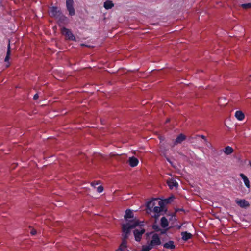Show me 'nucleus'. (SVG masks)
Wrapping results in <instances>:
<instances>
[{
    "instance_id": "obj_1",
    "label": "nucleus",
    "mask_w": 251,
    "mask_h": 251,
    "mask_svg": "<svg viewBox=\"0 0 251 251\" xmlns=\"http://www.w3.org/2000/svg\"><path fill=\"white\" fill-rule=\"evenodd\" d=\"M135 228V226L132 223H127L123 224L122 226V237L124 238H128L131 232V230Z\"/></svg>"
},
{
    "instance_id": "obj_2",
    "label": "nucleus",
    "mask_w": 251,
    "mask_h": 251,
    "mask_svg": "<svg viewBox=\"0 0 251 251\" xmlns=\"http://www.w3.org/2000/svg\"><path fill=\"white\" fill-rule=\"evenodd\" d=\"M61 33L62 35L65 36L66 39L70 41H76V38L70 30L68 28L63 27L61 29Z\"/></svg>"
},
{
    "instance_id": "obj_3",
    "label": "nucleus",
    "mask_w": 251,
    "mask_h": 251,
    "mask_svg": "<svg viewBox=\"0 0 251 251\" xmlns=\"http://www.w3.org/2000/svg\"><path fill=\"white\" fill-rule=\"evenodd\" d=\"M62 13V12L61 10L56 6H52L50 7L49 12L50 16L56 20Z\"/></svg>"
},
{
    "instance_id": "obj_4",
    "label": "nucleus",
    "mask_w": 251,
    "mask_h": 251,
    "mask_svg": "<svg viewBox=\"0 0 251 251\" xmlns=\"http://www.w3.org/2000/svg\"><path fill=\"white\" fill-rule=\"evenodd\" d=\"M66 8L69 12V15L71 16L75 15V10L74 8V1L73 0H66Z\"/></svg>"
},
{
    "instance_id": "obj_5",
    "label": "nucleus",
    "mask_w": 251,
    "mask_h": 251,
    "mask_svg": "<svg viewBox=\"0 0 251 251\" xmlns=\"http://www.w3.org/2000/svg\"><path fill=\"white\" fill-rule=\"evenodd\" d=\"M57 23L59 26H61L63 25H67L69 22V20L67 17L62 13L56 19Z\"/></svg>"
},
{
    "instance_id": "obj_6",
    "label": "nucleus",
    "mask_w": 251,
    "mask_h": 251,
    "mask_svg": "<svg viewBox=\"0 0 251 251\" xmlns=\"http://www.w3.org/2000/svg\"><path fill=\"white\" fill-rule=\"evenodd\" d=\"M160 151L161 153V155L164 156L166 160L170 163V164L173 166V162L172 161L169 155L168 154V151H169V149H166V147L164 146H161L160 147Z\"/></svg>"
},
{
    "instance_id": "obj_7",
    "label": "nucleus",
    "mask_w": 251,
    "mask_h": 251,
    "mask_svg": "<svg viewBox=\"0 0 251 251\" xmlns=\"http://www.w3.org/2000/svg\"><path fill=\"white\" fill-rule=\"evenodd\" d=\"M145 232V229L144 228H141V229H136L133 231V234L135 237V240L137 242H140L142 239L143 234Z\"/></svg>"
},
{
    "instance_id": "obj_8",
    "label": "nucleus",
    "mask_w": 251,
    "mask_h": 251,
    "mask_svg": "<svg viewBox=\"0 0 251 251\" xmlns=\"http://www.w3.org/2000/svg\"><path fill=\"white\" fill-rule=\"evenodd\" d=\"M159 200V198H153L151 200L148 201L146 203V207L148 213H151L152 212V208H154V206H156V202L155 201Z\"/></svg>"
},
{
    "instance_id": "obj_9",
    "label": "nucleus",
    "mask_w": 251,
    "mask_h": 251,
    "mask_svg": "<svg viewBox=\"0 0 251 251\" xmlns=\"http://www.w3.org/2000/svg\"><path fill=\"white\" fill-rule=\"evenodd\" d=\"M134 218V214L133 211L130 209H127L125 212L124 215V219L126 221H128V223H132L134 219L130 220L129 219Z\"/></svg>"
},
{
    "instance_id": "obj_10",
    "label": "nucleus",
    "mask_w": 251,
    "mask_h": 251,
    "mask_svg": "<svg viewBox=\"0 0 251 251\" xmlns=\"http://www.w3.org/2000/svg\"><path fill=\"white\" fill-rule=\"evenodd\" d=\"M186 138V136L183 134H180L174 141V145L181 144Z\"/></svg>"
},
{
    "instance_id": "obj_11",
    "label": "nucleus",
    "mask_w": 251,
    "mask_h": 251,
    "mask_svg": "<svg viewBox=\"0 0 251 251\" xmlns=\"http://www.w3.org/2000/svg\"><path fill=\"white\" fill-rule=\"evenodd\" d=\"M152 244L155 245H159L161 244V241L157 234L155 233L152 237V240L151 241Z\"/></svg>"
},
{
    "instance_id": "obj_12",
    "label": "nucleus",
    "mask_w": 251,
    "mask_h": 251,
    "mask_svg": "<svg viewBox=\"0 0 251 251\" xmlns=\"http://www.w3.org/2000/svg\"><path fill=\"white\" fill-rule=\"evenodd\" d=\"M129 165L132 167L136 166L139 162L138 159L134 156L129 157L128 161Z\"/></svg>"
},
{
    "instance_id": "obj_13",
    "label": "nucleus",
    "mask_w": 251,
    "mask_h": 251,
    "mask_svg": "<svg viewBox=\"0 0 251 251\" xmlns=\"http://www.w3.org/2000/svg\"><path fill=\"white\" fill-rule=\"evenodd\" d=\"M152 229L155 231V232H160V234H164L166 233L167 229H161L158 225L153 224L152 226Z\"/></svg>"
},
{
    "instance_id": "obj_14",
    "label": "nucleus",
    "mask_w": 251,
    "mask_h": 251,
    "mask_svg": "<svg viewBox=\"0 0 251 251\" xmlns=\"http://www.w3.org/2000/svg\"><path fill=\"white\" fill-rule=\"evenodd\" d=\"M240 176L243 180L245 186L248 188H249L250 187V183L248 177L243 173L240 174Z\"/></svg>"
},
{
    "instance_id": "obj_15",
    "label": "nucleus",
    "mask_w": 251,
    "mask_h": 251,
    "mask_svg": "<svg viewBox=\"0 0 251 251\" xmlns=\"http://www.w3.org/2000/svg\"><path fill=\"white\" fill-rule=\"evenodd\" d=\"M235 117L237 120L242 121L245 118V115L242 111L238 110L235 112Z\"/></svg>"
},
{
    "instance_id": "obj_16",
    "label": "nucleus",
    "mask_w": 251,
    "mask_h": 251,
    "mask_svg": "<svg viewBox=\"0 0 251 251\" xmlns=\"http://www.w3.org/2000/svg\"><path fill=\"white\" fill-rule=\"evenodd\" d=\"M167 211V209H163V208H161L160 207L156 206L154 207L151 212L153 213H163L164 214Z\"/></svg>"
},
{
    "instance_id": "obj_17",
    "label": "nucleus",
    "mask_w": 251,
    "mask_h": 251,
    "mask_svg": "<svg viewBox=\"0 0 251 251\" xmlns=\"http://www.w3.org/2000/svg\"><path fill=\"white\" fill-rule=\"evenodd\" d=\"M236 203L241 207H246L249 206V203L245 200H237Z\"/></svg>"
},
{
    "instance_id": "obj_18",
    "label": "nucleus",
    "mask_w": 251,
    "mask_h": 251,
    "mask_svg": "<svg viewBox=\"0 0 251 251\" xmlns=\"http://www.w3.org/2000/svg\"><path fill=\"white\" fill-rule=\"evenodd\" d=\"M181 235L182 236V239L184 241H187L192 237V235L187 232H182Z\"/></svg>"
},
{
    "instance_id": "obj_19",
    "label": "nucleus",
    "mask_w": 251,
    "mask_h": 251,
    "mask_svg": "<svg viewBox=\"0 0 251 251\" xmlns=\"http://www.w3.org/2000/svg\"><path fill=\"white\" fill-rule=\"evenodd\" d=\"M160 225L163 228H166L168 226V222L167 219L165 217L161 218L160 220Z\"/></svg>"
},
{
    "instance_id": "obj_20",
    "label": "nucleus",
    "mask_w": 251,
    "mask_h": 251,
    "mask_svg": "<svg viewBox=\"0 0 251 251\" xmlns=\"http://www.w3.org/2000/svg\"><path fill=\"white\" fill-rule=\"evenodd\" d=\"M103 6L106 9H109L114 6V4L112 1L107 0L104 3Z\"/></svg>"
},
{
    "instance_id": "obj_21",
    "label": "nucleus",
    "mask_w": 251,
    "mask_h": 251,
    "mask_svg": "<svg viewBox=\"0 0 251 251\" xmlns=\"http://www.w3.org/2000/svg\"><path fill=\"white\" fill-rule=\"evenodd\" d=\"M132 224L135 226V227L137 226H139L141 228H142V227L144 226V222L140 221L139 220H135V219H134Z\"/></svg>"
},
{
    "instance_id": "obj_22",
    "label": "nucleus",
    "mask_w": 251,
    "mask_h": 251,
    "mask_svg": "<svg viewBox=\"0 0 251 251\" xmlns=\"http://www.w3.org/2000/svg\"><path fill=\"white\" fill-rule=\"evenodd\" d=\"M223 151L225 154L229 155L233 152V149L230 146H227L224 149Z\"/></svg>"
},
{
    "instance_id": "obj_23",
    "label": "nucleus",
    "mask_w": 251,
    "mask_h": 251,
    "mask_svg": "<svg viewBox=\"0 0 251 251\" xmlns=\"http://www.w3.org/2000/svg\"><path fill=\"white\" fill-rule=\"evenodd\" d=\"M165 206L173 201V194H171L168 198L163 199Z\"/></svg>"
},
{
    "instance_id": "obj_24",
    "label": "nucleus",
    "mask_w": 251,
    "mask_h": 251,
    "mask_svg": "<svg viewBox=\"0 0 251 251\" xmlns=\"http://www.w3.org/2000/svg\"><path fill=\"white\" fill-rule=\"evenodd\" d=\"M163 247L166 249H173V240H170L168 242L164 244Z\"/></svg>"
},
{
    "instance_id": "obj_25",
    "label": "nucleus",
    "mask_w": 251,
    "mask_h": 251,
    "mask_svg": "<svg viewBox=\"0 0 251 251\" xmlns=\"http://www.w3.org/2000/svg\"><path fill=\"white\" fill-rule=\"evenodd\" d=\"M159 198V200L157 201H156L158 202V204L159 205V207L161 208H163V209H167L165 208V206L164 205V201H163V199Z\"/></svg>"
},
{
    "instance_id": "obj_26",
    "label": "nucleus",
    "mask_w": 251,
    "mask_h": 251,
    "mask_svg": "<svg viewBox=\"0 0 251 251\" xmlns=\"http://www.w3.org/2000/svg\"><path fill=\"white\" fill-rule=\"evenodd\" d=\"M127 238H124V237H122V243L119 247L126 248L127 247Z\"/></svg>"
},
{
    "instance_id": "obj_27",
    "label": "nucleus",
    "mask_w": 251,
    "mask_h": 251,
    "mask_svg": "<svg viewBox=\"0 0 251 251\" xmlns=\"http://www.w3.org/2000/svg\"><path fill=\"white\" fill-rule=\"evenodd\" d=\"M166 183L170 189H173V178H169L166 180Z\"/></svg>"
},
{
    "instance_id": "obj_28",
    "label": "nucleus",
    "mask_w": 251,
    "mask_h": 251,
    "mask_svg": "<svg viewBox=\"0 0 251 251\" xmlns=\"http://www.w3.org/2000/svg\"><path fill=\"white\" fill-rule=\"evenodd\" d=\"M143 246L148 250V251H149L150 250L152 249L153 247L155 245L153 244H152V242L151 241L148 246Z\"/></svg>"
},
{
    "instance_id": "obj_29",
    "label": "nucleus",
    "mask_w": 251,
    "mask_h": 251,
    "mask_svg": "<svg viewBox=\"0 0 251 251\" xmlns=\"http://www.w3.org/2000/svg\"><path fill=\"white\" fill-rule=\"evenodd\" d=\"M241 6L245 9H249L251 8V3H246V4H241Z\"/></svg>"
},
{
    "instance_id": "obj_30",
    "label": "nucleus",
    "mask_w": 251,
    "mask_h": 251,
    "mask_svg": "<svg viewBox=\"0 0 251 251\" xmlns=\"http://www.w3.org/2000/svg\"><path fill=\"white\" fill-rule=\"evenodd\" d=\"M161 215H163V213H154V215H152V217L155 219V222H157V220H158L159 217Z\"/></svg>"
},
{
    "instance_id": "obj_31",
    "label": "nucleus",
    "mask_w": 251,
    "mask_h": 251,
    "mask_svg": "<svg viewBox=\"0 0 251 251\" xmlns=\"http://www.w3.org/2000/svg\"><path fill=\"white\" fill-rule=\"evenodd\" d=\"M11 54V51H10V40H8V45L7 47V50L6 53V56H10Z\"/></svg>"
},
{
    "instance_id": "obj_32",
    "label": "nucleus",
    "mask_w": 251,
    "mask_h": 251,
    "mask_svg": "<svg viewBox=\"0 0 251 251\" xmlns=\"http://www.w3.org/2000/svg\"><path fill=\"white\" fill-rule=\"evenodd\" d=\"M183 211H184L183 209L182 208H177V209H174V217H175V213H177V212H183Z\"/></svg>"
},
{
    "instance_id": "obj_33",
    "label": "nucleus",
    "mask_w": 251,
    "mask_h": 251,
    "mask_svg": "<svg viewBox=\"0 0 251 251\" xmlns=\"http://www.w3.org/2000/svg\"><path fill=\"white\" fill-rule=\"evenodd\" d=\"M175 221H176V220L175 218H174V228L176 227L177 229H180L181 227V225H178L176 224Z\"/></svg>"
},
{
    "instance_id": "obj_34",
    "label": "nucleus",
    "mask_w": 251,
    "mask_h": 251,
    "mask_svg": "<svg viewBox=\"0 0 251 251\" xmlns=\"http://www.w3.org/2000/svg\"><path fill=\"white\" fill-rule=\"evenodd\" d=\"M103 190V187L101 185L97 187V191L99 193H101Z\"/></svg>"
},
{
    "instance_id": "obj_35",
    "label": "nucleus",
    "mask_w": 251,
    "mask_h": 251,
    "mask_svg": "<svg viewBox=\"0 0 251 251\" xmlns=\"http://www.w3.org/2000/svg\"><path fill=\"white\" fill-rule=\"evenodd\" d=\"M30 233L32 235H35L37 233V231L35 229H32L30 232Z\"/></svg>"
},
{
    "instance_id": "obj_36",
    "label": "nucleus",
    "mask_w": 251,
    "mask_h": 251,
    "mask_svg": "<svg viewBox=\"0 0 251 251\" xmlns=\"http://www.w3.org/2000/svg\"><path fill=\"white\" fill-rule=\"evenodd\" d=\"M170 147H171L170 149H169V151H167V152H168V155H170V156H171V151H172V146H170ZM166 149H168V148H167L166 147Z\"/></svg>"
},
{
    "instance_id": "obj_37",
    "label": "nucleus",
    "mask_w": 251,
    "mask_h": 251,
    "mask_svg": "<svg viewBox=\"0 0 251 251\" xmlns=\"http://www.w3.org/2000/svg\"><path fill=\"white\" fill-rule=\"evenodd\" d=\"M178 186V183L176 181L174 180V187H176V188H177Z\"/></svg>"
},
{
    "instance_id": "obj_38",
    "label": "nucleus",
    "mask_w": 251,
    "mask_h": 251,
    "mask_svg": "<svg viewBox=\"0 0 251 251\" xmlns=\"http://www.w3.org/2000/svg\"><path fill=\"white\" fill-rule=\"evenodd\" d=\"M38 98H39L38 94L36 93V94L34 95V96L33 97V99L34 100H36L38 99Z\"/></svg>"
},
{
    "instance_id": "obj_39",
    "label": "nucleus",
    "mask_w": 251,
    "mask_h": 251,
    "mask_svg": "<svg viewBox=\"0 0 251 251\" xmlns=\"http://www.w3.org/2000/svg\"><path fill=\"white\" fill-rule=\"evenodd\" d=\"M200 137L204 140V142L205 143L207 142V139H206V137L204 135H201L200 136Z\"/></svg>"
},
{
    "instance_id": "obj_40",
    "label": "nucleus",
    "mask_w": 251,
    "mask_h": 251,
    "mask_svg": "<svg viewBox=\"0 0 251 251\" xmlns=\"http://www.w3.org/2000/svg\"><path fill=\"white\" fill-rule=\"evenodd\" d=\"M9 59H10V56H6L5 59H4V61L6 62H8Z\"/></svg>"
},
{
    "instance_id": "obj_41",
    "label": "nucleus",
    "mask_w": 251,
    "mask_h": 251,
    "mask_svg": "<svg viewBox=\"0 0 251 251\" xmlns=\"http://www.w3.org/2000/svg\"><path fill=\"white\" fill-rule=\"evenodd\" d=\"M115 251H123V248H122L121 247H119L118 249Z\"/></svg>"
},
{
    "instance_id": "obj_42",
    "label": "nucleus",
    "mask_w": 251,
    "mask_h": 251,
    "mask_svg": "<svg viewBox=\"0 0 251 251\" xmlns=\"http://www.w3.org/2000/svg\"><path fill=\"white\" fill-rule=\"evenodd\" d=\"M141 251H148V250L144 247V246H143Z\"/></svg>"
},
{
    "instance_id": "obj_43",
    "label": "nucleus",
    "mask_w": 251,
    "mask_h": 251,
    "mask_svg": "<svg viewBox=\"0 0 251 251\" xmlns=\"http://www.w3.org/2000/svg\"><path fill=\"white\" fill-rule=\"evenodd\" d=\"M91 185L94 186V187H95V182H93L91 183Z\"/></svg>"
},
{
    "instance_id": "obj_44",
    "label": "nucleus",
    "mask_w": 251,
    "mask_h": 251,
    "mask_svg": "<svg viewBox=\"0 0 251 251\" xmlns=\"http://www.w3.org/2000/svg\"><path fill=\"white\" fill-rule=\"evenodd\" d=\"M151 234H152V232H150V233H147L146 234L147 236H149L150 235H151Z\"/></svg>"
},
{
    "instance_id": "obj_45",
    "label": "nucleus",
    "mask_w": 251,
    "mask_h": 251,
    "mask_svg": "<svg viewBox=\"0 0 251 251\" xmlns=\"http://www.w3.org/2000/svg\"><path fill=\"white\" fill-rule=\"evenodd\" d=\"M100 183V181H97V182H95V185H98Z\"/></svg>"
},
{
    "instance_id": "obj_46",
    "label": "nucleus",
    "mask_w": 251,
    "mask_h": 251,
    "mask_svg": "<svg viewBox=\"0 0 251 251\" xmlns=\"http://www.w3.org/2000/svg\"><path fill=\"white\" fill-rule=\"evenodd\" d=\"M249 164L251 167V161L249 162Z\"/></svg>"
},
{
    "instance_id": "obj_47",
    "label": "nucleus",
    "mask_w": 251,
    "mask_h": 251,
    "mask_svg": "<svg viewBox=\"0 0 251 251\" xmlns=\"http://www.w3.org/2000/svg\"><path fill=\"white\" fill-rule=\"evenodd\" d=\"M170 121V119H168L167 120H166V122H168Z\"/></svg>"
},
{
    "instance_id": "obj_48",
    "label": "nucleus",
    "mask_w": 251,
    "mask_h": 251,
    "mask_svg": "<svg viewBox=\"0 0 251 251\" xmlns=\"http://www.w3.org/2000/svg\"><path fill=\"white\" fill-rule=\"evenodd\" d=\"M169 175L172 176L171 173L168 174Z\"/></svg>"
}]
</instances>
